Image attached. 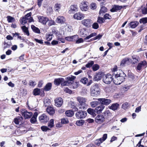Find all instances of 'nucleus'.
Here are the masks:
<instances>
[{
	"mask_svg": "<svg viewBox=\"0 0 147 147\" xmlns=\"http://www.w3.org/2000/svg\"><path fill=\"white\" fill-rule=\"evenodd\" d=\"M119 72H115L113 74V76L115 78L113 83L116 85H120L124 81L125 77H126V75L121 70H119Z\"/></svg>",
	"mask_w": 147,
	"mask_h": 147,
	"instance_id": "nucleus-1",
	"label": "nucleus"
},
{
	"mask_svg": "<svg viewBox=\"0 0 147 147\" xmlns=\"http://www.w3.org/2000/svg\"><path fill=\"white\" fill-rule=\"evenodd\" d=\"M77 100L78 102V107L80 109H86L88 107V105L86 103L87 99L85 98L79 96L77 98Z\"/></svg>",
	"mask_w": 147,
	"mask_h": 147,
	"instance_id": "nucleus-2",
	"label": "nucleus"
},
{
	"mask_svg": "<svg viewBox=\"0 0 147 147\" xmlns=\"http://www.w3.org/2000/svg\"><path fill=\"white\" fill-rule=\"evenodd\" d=\"M100 90L97 84L93 85L90 89L91 95L93 96H96L99 95Z\"/></svg>",
	"mask_w": 147,
	"mask_h": 147,
	"instance_id": "nucleus-3",
	"label": "nucleus"
},
{
	"mask_svg": "<svg viewBox=\"0 0 147 147\" xmlns=\"http://www.w3.org/2000/svg\"><path fill=\"white\" fill-rule=\"evenodd\" d=\"M113 75L112 76L109 74H108L104 75L103 77V81L104 83L107 84H109L114 80Z\"/></svg>",
	"mask_w": 147,
	"mask_h": 147,
	"instance_id": "nucleus-4",
	"label": "nucleus"
},
{
	"mask_svg": "<svg viewBox=\"0 0 147 147\" xmlns=\"http://www.w3.org/2000/svg\"><path fill=\"white\" fill-rule=\"evenodd\" d=\"M75 115L78 119H84L86 116L87 112L84 111L79 110L76 113Z\"/></svg>",
	"mask_w": 147,
	"mask_h": 147,
	"instance_id": "nucleus-5",
	"label": "nucleus"
},
{
	"mask_svg": "<svg viewBox=\"0 0 147 147\" xmlns=\"http://www.w3.org/2000/svg\"><path fill=\"white\" fill-rule=\"evenodd\" d=\"M99 101L100 103L102 105H107L111 102V100L105 98H99L96 99Z\"/></svg>",
	"mask_w": 147,
	"mask_h": 147,
	"instance_id": "nucleus-6",
	"label": "nucleus"
},
{
	"mask_svg": "<svg viewBox=\"0 0 147 147\" xmlns=\"http://www.w3.org/2000/svg\"><path fill=\"white\" fill-rule=\"evenodd\" d=\"M147 66V63L145 61H143L140 62L136 67V69L139 71L141 70L142 68H145Z\"/></svg>",
	"mask_w": 147,
	"mask_h": 147,
	"instance_id": "nucleus-7",
	"label": "nucleus"
},
{
	"mask_svg": "<svg viewBox=\"0 0 147 147\" xmlns=\"http://www.w3.org/2000/svg\"><path fill=\"white\" fill-rule=\"evenodd\" d=\"M21 114L23 116L25 119L30 118L32 115V112H28L27 110L22 111H21Z\"/></svg>",
	"mask_w": 147,
	"mask_h": 147,
	"instance_id": "nucleus-8",
	"label": "nucleus"
},
{
	"mask_svg": "<svg viewBox=\"0 0 147 147\" xmlns=\"http://www.w3.org/2000/svg\"><path fill=\"white\" fill-rule=\"evenodd\" d=\"M79 34L82 37H85L88 34V32L84 28H82L79 31Z\"/></svg>",
	"mask_w": 147,
	"mask_h": 147,
	"instance_id": "nucleus-9",
	"label": "nucleus"
},
{
	"mask_svg": "<svg viewBox=\"0 0 147 147\" xmlns=\"http://www.w3.org/2000/svg\"><path fill=\"white\" fill-rule=\"evenodd\" d=\"M82 23L84 26L89 27L91 26L92 22L90 19H85L82 21Z\"/></svg>",
	"mask_w": 147,
	"mask_h": 147,
	"instance_id": "nucleus-10",
	"label": "nucleus"
},
{
	"mask_svg": "<svg viewBox=\"0 0 147 147\" xmlns=\"http://www.w3.org/2000/svg\"><path fill=\"white\" fill-rule=\"evenodd\" d=\"M105 118L103 115L99 114L96 117L95 121L97 123L103 122L104 121Z\"/></svg>",
	"mask_w": 147,
	"mask_h": 147,
	"instance_id": "nucleus-11",
	"label": "nucleus"
},
{
	"mask_svg": "<svg viewBox=\"0 0 147 147\" xmlns=\"http://www.w3.org/2000/svg\"><path fill=\"white\" fill-rule=\"evenodd\" d=\"M84 17V15L80 12L77 13L74 16V19L79 20L83 19Z\"/></svg>",
	"mask_w": 147,
	"mask_h": 147,
	"instance_id": "nucleus-12",
	"label": "nucleus"
},
{
	"mask_svg": "<svg viewBox=\"0 0 147 147\" xmlns=\"http://www.w3.org/2000/svg\"><path fill=\"white\" fill-rule=\"evenodd\" d=\"M65 21V18L62 16H58L55 20L57 23L61 24H64Z\"/></svg>",
	"mask_w": 147,
	"mask_h": 147,
	"instance_id": "nucleus-13",
	"label": "nucleus"
},
{
	"mask_svg": "<svg viewBox=\"0 0 147 147\" xmlns=\"http://www.w3.org/2000/svg\"><path fill=\"white\" fill-rule=\"evenodd\" d=\"M64 79L63 78H55L54 79V84L57 86H58L60 84L63 82Z\"/></svg>",
	"mask_w": 147,
	"mask_h": 147,
	"instance_id": "nucleus-14",
	"label": "nucleus"
},
{
	"mask_svg": "<svg viewBox=\"0 0 147 147\" xmlns=\"http://www.w3.org/2000/svg\"><path fill=\"white\" fill-rule=\"evenodd\" d=\"M39 22L44 25H45L48 20V18L43 16H40L38 17Z\"/></svg>",
	"mask_w": 147,
	"mask_h": 147,
	"instance_id": "nucleus-15",
	"label": "nucleus"
},
{
	"mask_svg": "<svg viewBox=\"0 0 147 147\" xmlns=\"http://www.w3.org/2000/svg\"><path fill=\"white\" fill-rule=\"evenodd\" d=\"M62 99L61 97H59L55 100V105L57 107H60L63 104Z\"/></svg>",
	"mask_w": 147,
	"mask_h": 147,
	"instance_id": "nucleus-16",
	"label": "nucleus"
},
{
	"mask_svg": "<svg viewBox=\"0 0 147 147\" xmlns=\"http://www.w3.org/2000/svg\"><path fill=\"white\" fill-rule=\"evenodd\" d=\"M122 8V6L117 5H114L110 10L111 12H113L120 10Z\"/></svg>",
	"mask_w": 147,
	"mask_h": 147,
	"instance_id": "nucleus-17",
	"label": "nucleus"
},
{
	"mask_svg": "<svg viewBox=\"0 0 147 147\" xmlns=\"http://www.w3.org/2000/svg\"><path fill=\"white\" fill-rule=\"evenodd\" d=\"M105 106L103 105H100L96 107L94 109V112L98 114L101 113L102 111L105 108Z\"/></svg>",
	"mask_w": 147,
	"mask_h": 147,
	"instance_id": "nucleus-18",
	"label": "nucleus"
},
{
	"mask_svg": "<svg viewBox=\"0 0 147 147\" xmlns=\"http://www.w3.org/2000/svg\"><path fill=\"white\" fill-rule=\"evenodd\" d=\"M78 38L77 35H75L71 36L66 37L65 39L69 41H74Z\"/></svg>",
	"mask_w": 147,
	"mask_h": 147,
	"instance_id": "nucleus-19",
	"label": "nucleus"
},
{
	"mask_svg": "<svg viewBox=\"0 0 147 147\" xmlns=\"http://www.w3.org/2000/svg\"><path fill=\"white\" fill-rule=\"evenodd\" d=\"M88 3L87 2H84L81 3L82 5L80 6V8L82 11H87L88 7Z\"/></svg>",
	"mask_w": 147,
	"mask_h": 147,
	"instance_id": "nucleus-20",
	"label": "nucleus"
},
{
	"mask_svg": "<svg viewBox=\"0 0 147 147\" xmlns=\"http://www.w3.org/2000/svg\"><path fill=\"white\" fill-rule=\"evenodd\" d=\"M119 104L116 103L113 104L111 106L109 107L110 109H111L113 111H115L119 107Z\"/></svg>",
	"mask_w": 147,
	"mask_h": 147,
	"instance_id": "nucleus-21",
	"label": "nucleus"
},
{
	"mask_svg": "<svg viewBox=\"0 0 147 147\" xmlns=\"http://www.w3.org/2000/svg\"><path fill=\"white\" fill-rule=\"evenodd\" d=\"M47 108V112L50 115H52L55 113V110L51 106H48Z\"/></svg>",
	"mask_w": 147,
	"mask_h": 147,
	"instance_id": "nucleus-22",
	"label": "nucleus"
},
{
	"mask_svg": "<svg viewBox=\"0 0 147 147\" xmlns=\"http://www.w3.org/2000/svg\"><path fill=\"white\" fill-rule=\"evenodd\" d=\"M78 11L76 5H73L70 6V9L69 10L70 13H74Z\"/></svg>",
	"mask_w": 147,
	"mask_h": 147,
	"instance_id": "nucleus-23",
	"label": "nucleus"
},
{
	"mask_svg": "<svg viewBox=\"0 0 147 147\" xmlns=\"http://www.w3.org/2000/svg\"><path fill=\"white\" fill-rule=\"evenodd\" d=\"M47 116L45 114H43L39 117V120L42 122L47 121Z\"/></svg>",
	"mask_w": 147,
	"mask_h": 147,
	"instance_id": "nucleus-24",
	"label": "nucleus"
},
{
	"mask_svg": "<svg viewBox=\"0 0 147 147\" xmlns=\"http://www.w3.org/2000/svg\"><path fill=\"white\" fill-rule=\"evenodd\" d=\"M138 24L139 22L138 21H132L129 24V26H130L131 28H134L138 25Z\"/></svg>",
	"mask_w": 147,
	"mask_h": 147,
	"instance_id": "nucleus-25",
	"label": "nucleus"
},
{
	"mask_svg": "<svg viewBox=\"0 0 147 147\" xmlns=\"http://www.w3.org/2000/svg\"><path fill=\"white\" fill-rule=\"evenodd\" d=\"M31 28L33 31L36 33L37 34H40V30L37 27H36L34 25L31 26Z\"/></svg>",
	"mask_w": 147,
	"mask_h": 147,
	"instance_id": "nucleus-26",
	"label": "nucleus"
},
{
	"mask_svg": "<svg viewBox=\"0 0 147 147\" xmlns=\"http://www.w3.org/2000/svg\"><path fill=\"white\" fill-rule=\"evenodd\" d=\"M107 11V8L106 7L103 6L101 7L99 12V14L100 15L102 16L104 13H105Z\"/></svg>",
	"mask_w": 147,
	"mask_h": 147,
	"instance_id": "nucleus-27",
	"label": "nucleus"
},
{
	"mask_svg": "<svg viewBox=\"0 0 147 147\" xmlns=\"http://www.w3.org/2000/svg\"><path fill=\"white\" fill-rule=\"evenodd\" d=\"M102 78V76L100 73H97L94 76V80L98 81L100 80Z\"/></svg>",
	"mask_w": 147,
	"mask_h": 147,
	"instance_id": "nucleus-28",
	"label": "nucleus"
},
{
	"mask_svg": "<svg viewBox=\"0 0 147 147\" xmlns=\"http://www.w3.org/2000/svg\"><path fill=\"white\" fill-rule=\"evenodd\" d=\"M52 87V84L51 83H48L46 84L44 88V90L46 91H48L50 90Z\"/></svg>",
	"mask_w": 147,
	"mask_h": 147,
	"instance_id": "nucleus-29",
	"label": "nucleus"
},
{
	"mask_svg": "<svg viewBox=\"0 0 147 147\" xmlns=\"http://www.w3.org/2000/svg\"><path fill=\"white\" fill-rule=\"evenodd\" d=\"M21 28L23 32L26 34L28 36L30 35L29 32L28 30V28L26 27L25 26H22Z\"/></svg>",
	"mask_w": 147,
	"mask_h": 147,
	"instance_id": "nucleus-30",
	"label": "nucleus"
},
{
	"mask_svg": "<svg viewBox=\"0 0 147 147\" xmlns=\"http://www.w3.org/2000/svg\"><path fill=\"white\" fill-rule=\"evenodd\" d=\"M65 114L67 116L71 117L74 115V112L71 110H69L65 112Z\"/></svg>",
	"mask_w": 147,
	"mask_h": 147,
	"instance_id": "nucleus-31",
	"label": "nucleus"
},
{
	"mask_svg": "<svg viewBox=\"0 0 147 147\" xmlns=\"http://www.w3.org/2000/svg\"><path fill=\"white\" fill-rule=\"evenodd\" d=\"M87 111L89 114L92 115L93 116L95 115V112H94V110L93 109L89 108L87 110Z\"/></svg>",
	"mask_w": 147,
	"mask_h": 147,
	"instance_id": "nucleus-32",
	"label": "nucleus"
},
{
	"mask_svg": "<svg viewBox=\"0 0 147 147\" xmlns=\"http://www.w3.org/2000/svg\"><path fill=\"white\" fill-rule=\"evenodd\" d=\"M103 115L106 117L108 118L111 116V113L109 110H107L104 112Z\"/></svg>",
	"mask_w": 147,
	"mask_h": 147,
	"instance_id": "nucleus-33",
	"label": "nucleus"
},
{
	"mask_svg": "<svg viewBox=\"0 0 147 147\" xmlns=\"http://www.w3.org/2000/svg\"><path fill=\"white\" fill-rule=\"evenodd\" d=\"M33 93L35 96L40 95V89L39 88H36L34 89Z\"/></svg>",
	"mask_w": 147,
	"mask_h": 147,
	"instance_id": "nucleus-34",
	"label": "nucleus"
},
{
	"mask_svg": "<svg viewBox=\"0 0 147 147\" xmlns=\"http://www.w3.org/2000/svg\"><path fill=\"white\" fill-rule=\"evenodd\" d=\"M99 101L95 100L92 101L90 103V105L92 107L94 108L96 107L99 104Z\"/></svg>",
	"mask_w": 147,
	"mask_h": 147,
	"instance_id": "nucleus-35",
	"label": "nucleus"
},
{
	"mask_svg": "<svg viewBox=\"0 0 147 147\" xmlns=\"http://www.w3.org/2000/svg\"><path fill=\"white\" fill-rule=\"evenodd\" d=\"M71 82L68 80H67L65 81L64 80L63 82L61 83V85L63 86H68L71 84Z\"/></svg>",
	"mask_w": 147,
	"mask_h": 147,
	"instance_id": "nucleus-36",
	"label": "nucleus"
},
{
	"mask_svg": "<svg viewBox=\"0 0 147 147\" xmlns=\"http://www.w3.org/2000/svg\"><path fill=\"white\" fill-rule=\"evenodd\" d=\"M44 105L45 107H48V105L51 103V100L47 98L44 100Z\"/></svg>",
	"mask_w": 147,
	"mask_h": 147,
	"instance_id": "nucleus-37",
	"label": "nucleus"
},
{
	"mask_svg": "<svg viewBox=\"0 0 147 147\" xmlns=\"http://www.w3.org/2000/svg\"><path fill=\"white\" fill-rule=\"evenodd\" d=\"M84 123V121L83 120H80L76 121V124L78 126H81L83 125Z\"/></svg>",
	"mask_w": 147,
	"mask_h": 147,
	"instance_id": "nucleus-38",
	"label": "nucleus"
},
{
	"mask_svg": "<svg viewBox=\"0 0 147 147\" xmlns=\"http://www.w3.org/2000/svg\"><path fill=\"white\" fill-rule=\"evenodd\" d=\"M132 57L133 59L132 64H135L139 61V58L138 57L134 56H132Z\"/></svg>",
	"mask_w": 147,
	"mask_h": 147,
	"instance_id": "nucleus-39",
	"label": "nucleus"
},
{
	"mask_svg": "<svg viewBox=\"0 0 147 147\" xmlns=\"http://www.w3.org/2000/svg\"><path fill=\"white\" fill-rule=\"evenodd\" d=\"M129 58H126L123 59L121 62L120 64V65L121 66H123L124 64L126 63L127 61H129Z\"/></svg>",
	"mask_w": 147,
	"mask_h": 147,
	"instance_id": "nucleus-40",
	"label": "nucleus"
},
{
	"mask_svg": "<svg viewBox=\"0 0 147 147\" xmlns=\"http://www.w3.org/2000/svg\"><path fill=\"white\" fill-rule=\"evenodd\" d=\"M48 25L49 26H51L52 25H55L56 24V23L55 21L52 20H49L48 19Z\"/></svg>",
	"mask_w": 147,
	"mask_h": 147,
	"instance_id": "nucleus-41",
	"label": "nucleus"
},
{
	"mask_svg": "<svg viewBox=\"0 0 147 147\" xmlns=\"http://www.w3.org/2000/svg\"><path fill=\"white\" fill-rule=\"evenodd\" d=\"M7 21L9 23L13 22L15 20L14 18L11 16H7Z\"/></svg>",
	"mask_w": 147,
	"mask_h": 147,
	"instance_id": "nucleus-42",
	"label": "nucleus"
},
{
	"mask_svg": "<svg viewBox=\"0 0 147 147\" xmlns=\"http://www.w3.org/2000/svg\"><path fill=\"white\" fill-rule=\"evenodd\" d=\"M122 108L126 110L129 107V105L127 102H125L122 104Z\"/></svg>",
	"mask_w": 147,
	"mask_h": 147,
	"instance_id": "nucleus-43",
	"label": "nucleus"
},
{
	"mask_svg": "<svg viewBox=\"0 0 147 147\" xmlns=\"http://www.w3.org/2000/svg\"><path fill=\"white\" fill-rule=\"evenodd\" d=\"M48 126L50 128H51L54 126V120L51 119L48 124Z\"/></svg>",
	"mask_w": 147,
	"mask_h": 147,
	"instance_id": "nucleus-44",
	"label": "nucleus"
},
{
	"mask_svg": "<svg viewBox=\"0 0 147 147\" xmlns=\"http://www.w3.org/2000/svg\"><path fill=\"white\" fill-rule=\"evenodd\" d=\"M139 22L141 24H145L147 23V18H144L140 19Z\"/></svg>",
	"mask_w": 147,
	"mask_h": 147,
	"instance_id": "nucleus-45",
	"label": "nucleus"
},
{
	"mask_svg": "<svg viewBox=\"0 0 147 147\" xmlns=\"http://www.w3.org/2000/svg\"><path fill=\"white\" fill-rule=\"evenodd\" d=\"M97 34L95 32H94L91 34L90 35L88 36H87L85 38H84V40H86L87 39H88L90 38L96 36Z\"/></svg>",
	"mask_w": 147,
	"mask_h": 147,
	"instance_id": "nucleus-46",
	"label": "nucleus"
},
{
	"mask_svg": "<svg viewBox=\"0 0 147 147\" xmlns=\"http://www.w3.org/2000/svg\"><path fill=\"white\" fill-rule=\"evenodd\" d=\"M94 64V62L93 61H89L86 65V66L87 68L91 67Z\"/></svg>",
	"mask_w": 147,
	"mask_h": 147,
	"instance_id": "nucleus-47",
	"label": "nucleus"
},
{
	"mask_svg": "<svg viewBox=\"0 0 147 147\" xmlns=\"http://www.w3.org/2000/svg\"><path fill=\"white\" fill-rule=\"evenodd\" d=\"M102 36V35L99 34L97 36H96L95 37L92 38L91 40H95L97 39L100 40Z\"/></svg>",
	"mask_w": 147,
	"mask_h": 147,
	"instance_id": "nucleus-48",
	"label": "nucleus"
},
{
	"mask_svg": "<svg viewBox=\"0 0 147 147\" xmlns=\"http://www.w3.org/2000/svg\"><path fill=\"white\" fill-rule=\"evenodd\" d=\"M99 68V65L97 64H95L92 66V69L94 71H96L98 70Z\"/></svg>",
	"mask_w": 147,
	"mask_h": 147,
	"instance_id": "nucleus-49",
	"label": "nucleus"
},
{
	"mask_svg": "<svg viewBox=\"0 0 147 147\" xmlns=\"http://www.w3.org/2000/svg\"><path fill=\"white\" fill-rule=\"evenodd\" d=\"M28 20L27 18H25V17L24 16L23 17L22 19L20 21V22L22 24L24 25L27 23V21Z\"/></svg>",
	"mask_w": 147,
	"mask_h": 147,
	"instance_id": "nucleus-50",
	"label": "nucleus"
},
{
	"mask_svg": "<svg viewBox=\"0 0 147 147\" xmlns=\"http://www.w3.org/2000/svg\"><path fill=\"white\" fill-rule=\"evenodd\" d=\"M105 22L104 19L102 17H99L98 18L97 22L100 24H101L104 23Z\"/></svg>",
	"mask_w": 147,
	"mask_h": 147,
	"instance_id": "nucleus-51",
	"label": "nucleus"
},
{
	"mask_svg": "<svg viewBox=\"0 0 147 147\" xmlns=\"http://www.w3.org/2000/svg\"><path fill=\"white\" fill-rule=\"evenodd\" d=\"M80 81L82 83L86 84L88 81V79L87 78L84 77Z\"/></svg>",
	"mask_w": 147,
	"mask_h": 147,
	"instance_id": "nucleus-52",
	"label": "nucleus"
},
{
	"mask_svg": "<svg viewBox=\"0 0 147 147\" xmlns=\"http://www.w3.org/2000/svg\"><path fill=\"white\" fill-rule=\"evenodd\" d=\"M76 77L71 76L70 77H67L65 79L67 80H68L71 82L73 81L75 78Z\"/></svg>",
	"mask_w": 147,
	"mask_h": 147,
	"instance_id": "nucleus-53",
	"label": "nucleus"
},
{
	"mask_svg": "<svg viewBox=\"0 0 147 147\" xmlns=\"http://www.w3.org/2000/svg\"><path fill=\"white\" fill-rule=\"evenodd\" d=\"M41 129L42 130L44 131H46L47 130L50 129L47 126H42L41 127Z\"/></svg>",
	"mask_w": 147,
	"mask_h": 147,
	"instance_id": "nucleus-54",
	"label": "nucleus"
},
{
	"mask_svg": "<svg viewBox=\"0 0 147 147\" xmlns=\"http://www.w3.org/2000/svg\"><path fill=\"white\" fill-rule=\"evenodd\" d=\"M111 16L109 13L105 14L104 16V18L105 19H111Z\"/></svg>",
	"mask_w": 147,
	"mask_h": 147,
	"instance_id": "nucleus-55",
	"label": "nucleus"
},
{
	"mask_svg": "<svg viewBox=\"0 0 147 147\" xmlns=\"http://www.w3.org/2000/svg\"><path fill=\"white\" fill-rule=\"evenodd\" d=\"M99 27V25L96 22L94 23L92 25V28L95 29H98Z\"/></svg>",
	"mask_w": 147,
	"mask_h": 147,
	"instance_id": "nucleus-56",
	"label": "nucleus"
},
{
	"mask_svg": "<svg viewBox=\"0 0 147 147\" xmlns=\"http://www.w3.org/2000/svg\"><path fill=\"white\" fill-rule=\"evenodd\" d=\"M36 121V119L33 117L30 120V121L32 123H35Z\"/></svg>",
	"mask_w": 147,
	"mask_h": 147,
	"instance_id": "nucleus-57",
	"label": "nucleus"
},
{
	"mask_svg": "<svg viewBox=\"0 0 147 147\" xmlns=\"http://www.w3.org/2000/svg\"><path fill=\"white\" fill-rule=\"evenodd\" d=\"M68 121L67 119L65 118L62 119H61V123L62 124H65L68 123Z\"/></svg>",
	"mask_w": 147,
	"mask_h": 147,
	"instance_id": "nucleus-58",
	"label": "nucleus"
},
{
	"mask_svg": "<svg viewBox=\"0 0 147 147\" xmlns=\"http://www.w3.org/2000/svg\"><path fill=\"white\" fill-rule=\"evenodd\" d=\"M96 8V6L95 3H92L90 5V8L91 9H94Z\"/></svg>",
	"mask_w": 147,
	"mask_h": 147,
	"instance_id": "nucleus-59",
	"label": "nucleus"
},
{
	"mask_svg": "<svg viewBox=\"0 0 147 147\" xmlns=\"http://www.w3.org/2000/svg\"><path fill=\"white\" fill-rule=\"evenodd\" d=\"M83 42V39L82 38H80L76 40V44H79L80 43Z\"/></svg>",
	"mask_w": 147,
	"mask_h": 147,
	"instance_id": "nucleus-60",
	"label": "nucleus"
},
{
	"mask_svg": "<svg viewBox=\"0 0 147 147\" xmlns=\"http://www.w3.org/2000/svg\"><path fill=\"white\" fill-rule=\"evenodd\" d=\"M87 90L86 88H84L82 89V94L83 95H86L87 94Z\"/></svg>",
	"mask_w": 147,
	"mask_h": 147,
	"instance_id": "nucleus-61",
	"label": "nucleus"
},
{
	"mask_svg": "<svg viewBox=\"0 0 147 147\" xmlns=\"http://www.w3.org/2000/svg\"><path fill=\"white\" fill-rule=\"evenodd\" d=\"M34 40L36 42L40 44H42L43 43V40H39L37 38H35Z\"/></svg>",
	"mask_w": 147,
	"mask_h": 147,
	"instance_id": "nucleus-62",
	"label": "nucleus"
},
{
	"mask_svg": "<svg viewBox=\"0 0 147 147\" xmlns=\"http://www.w3.org/2000/svg\"><path fill=\"white\" fill-rule=\"evenodd\" d=\"M36 84V83L34 81L30 80L29 81L30 85L31 86H34Z\"/></svg>",
	"mask_w": 147,
	"mask_h": 147,
	"instance_id": "nucleus-63",
	"label": "nucleus"
},
{
	"mask_svg": "<svg viewBox=\"0 0 147 147\" xmlns=\"http://www.w3.org/2000/svg\"><path fill=\"white\" fill-rule=\"evenodd\" d=\"M57 39L59 41H60L61 42L63 43L65 42V39L61 38V37H60L58 36L57 37Z\"/></svg>",
	"mask_w": 147,
	"mask_h": 147,
	"instance_id": "nucleus-64",
	"label": "nucleus"
}]
</instances>
